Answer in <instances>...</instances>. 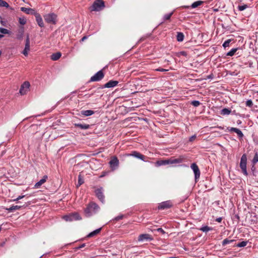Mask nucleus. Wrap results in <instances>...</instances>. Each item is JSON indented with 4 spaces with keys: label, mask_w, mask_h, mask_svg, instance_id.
I'll use <instances>...</instances> for the list:
<instances>
[{
    "label": "nucleus",
    "mask_w": 258,
    "mask_h": 258,
    "mask_svg": "<svg viewBox=\"0 0 258 258\" xmlns=\"http://www.w3.org/2000/svg\"><path fill=\"white\" fill-rule=\"evenodd\" d=\"M97 196V197L98 199L102 203H103L105 201V197L104 195H96Z\"/></svg>",
    "instance_id": "nucleus-40"
},
{
    "label": "nucleus",
    "mask_w": 258,
    "mask_h": 258,
    "mask_svg": "<svg viewBox=\"0 0 258 258\" xmlns=\"http://www.w3.org/2000/svg\"><path fill=\"white\" fill-rule=\"evenodd\" d=\"M84 179L83 177L82 176L81 173H80L78 176V181L77 186H80L84 183Z\"/></svg>",
    "instance_id": "nucleus-29"
},
{
    "label": "nucleus",
    "mask_w": 258,
    "mask_h": 258,
    "mask_svg": "<svg viewBox=\"0 0 258 258\" xmlns=\"http://www.w3.org/2000/svg\"><path fill=\"white\" fill-rule=\"evenodd\" d=\"M30 50V41L29 35H27L26 39L25 40V48L22 53L25 56H27L28 55V52Z\"/></svg>",
    "instance_id": "nucleus-11"
},
{
    "label": "nucleus",
    "mask_w": 258,
    "mask_h": 258,
    "mask_svg": "<svg viewBox=\"0 0 258 258\" xmlns=\"http://www.w3.org/2000/svg\"><path fill=\"white\" fill-rule=\"evenodd\" d=\"M231 112V110L229 108H223L220 110V114L223 115H229Z\"/></svg>",
    "instance_id": "nucleus-26"
},
{
    "label": "nucleus",
    "mask_w": 258,
    "mask_h": 258,
    "mask_svg": "<svg viewBox=\"0 0 258 258\" xmlns=\"http://www.w3.org/2000/svg\"><path fill=\"white\" fill-rule=\"evenodd\" d=\"M157 231L162 233V234H164L165 233V231H164V230L161 228H159L157 229Z\"/></svg>",
    "instance_id": "nucleus-49"
},
{
    "label": "nucleus",
    "mask_w": 258,
    "mask_h": 258,
    "mask_svg": "<svg viewBox=\"0 0 258 258\" xmlns=\"http://www.w3.org/2000/svg\"><path fill=\"white\" fill-rule=\"evenodd\" d=\"M44 19L49 24H55L57 22V15L54 13L46 14L44 16Z\"/></svg>",
    "instance_id": "nucleus-5"
},
{
    "label": "nucleus",
    "mask_w": 258,
    "mask_h": 258,
    "mask_svg": "<svg viewBox=\"0 0 258 258\" xmlns=\"http://www.w3.org/2000/svg\"><path fill=\"white\" fill-rule=\"evenodd\" d=\"M173 15V12H171L169 14H167L164 15V20H168L170 19L171 17Z\"/></svg>",
    "instance_id": "nucleus-41"
},
{
    "label": "nucleus",
    "mask_w": 258,
    "mask_h": 258,
    "mask_svg": "<svg viewBox=\"0 0 258 258\" xmlns=\"http://www.w3.org/2000/svg\"><path fill=\"white\" fill-rule=\"evenodd\" d=\"M173 206V203L171 200L166 201L159 204L157 209L159 210H164L171 208Z\"/></svg>",
    "instance_id": "nucleus-6"
},
{
    "label": "nucleus",
    "mask_w": 258,
    "mask_h": 258,
    "mask_svg": "<svg viewBox=\"0 0 258 258\" xmlns=\"http://www.w3.org/2000/svg\"><path fill=\"white\" fill-rule=\"evenodd\" d=\"M239 48H232L231 50L226 53V56H232L234 55L235 52L238 50Z\"/></svg>",
    "instance_id": "nucleus-27"
},
{
    "label": "nucleus",
    "mask_w": 258,
    "mask_h": 258,
    "mask_svg": "<svg viewBox=\"0 0 258 258\" xmlns=\"http://www.w3.org/2000/svg\"><path fill=\"white\" fill-rule=\"evenodd\" d=\"M0 32L3 34H9L10 31L7 29L0 27Z\"/></svg>",
    "instance_id": "nucleus-39"
},
{
    "label": "nucleus",
    "mask_w": 258,
    "mask_h": 258,
    "mask_svg": "<svg viewBox=\"0 0 258 258\" xmlns=\"http://www.w3.org/2000/svg\"><path fill=\"white\" fill-rule=\"evenodd\" d=\"M35 18H36V21L38 25L40 27H44V25L43 20H42L40 15L38 13H35Z\"/></svg>",
    "instance_id": "nucleus-18"
},
{
    "label": "nucleus",
    "mask_w": 258,
    "mask_h": 258,
    "mask_svg": "<svg viewBox=\"0 0 258 258\" xmlns=\"http://www.w3.org/2000/svg\"><path fill=\"white\" fill-rule=\"evenodd\" d=\"M235 241V240H229L228 238H226L224 240H223L222 241V245L223 246H225L227 244H228V243H232L233 242H234Z\"/></svg>",
    "instance_id": "nucleus-33"
},
{
    "label": "nucleus",
    "mask_w": 258,
    "mask_h": 258,
    "mask_svg": "<svg viewBox=\"0 0 258 258\" xmlns=\"http://www.w3.org/2000/svg\"><path fill=\"white\" fill-rule=\"evenodd\" d=\"M253 105V102L251 100L249 99L246 101V106L251 107Z\"/></svg>",
    "instance_id": "nucleus-43"
},
{
    "label": "nucleus",
    "mask_w": 258,
    "mask_h": 258,
    "mask_svg": "<svg viewBox=\"0 0 258 258\" xmlns=\"http://www.w3.org/2000/svg\"><path fill=\"white\" fill-rule=\"evenodd\" d=\"M234 218L236 219L237 220V221H239V219H240V217H239V215L237 214H236L234 215Z\"/></svg>",
    "instance_id": "nucleus-53"
},
{
    "label": "nucleus",
    "mask_w": 258,
    "mask_h": 258,
    "mask_svg": "<svg viewBox=\"0 0 258 258\" xmlns=\"http://www.w3.org/2000/svg\"><path fill=\"white\" fill-rule=\"evenodd\" d=\"M105 7L103 0H96L90 7L91 11H100Z\"/></svg>",
    "instance_id": "nucleus-3"
},
{
    "label": "nucleus",
    "mask_w": 258,
    "mask_h": 258,
    "mask_svg": "<svg viewBox=\"0 0 258 258\" xmlns=\"http://www.w3.org/2000/svg\"><path fill=\"white\" fill-rule=\"evenodd\" d=\"M63 219L66 221H72L73 220H81V217L78 213H73L69 215L64 216Z\"/></svg>",
    "instance_id": "nucleus-7"
},
{
    "label": "nucleus",
    "mask_w": 258,
    "mask_h": 258,
    "mask_svg": "<svg viewBox=\"0 0 258 258\" xmlns=\"http://www.w3.org/2000/svg\"><path fill=\"white\" fill-rule=\"evenodd\" d=\"M74 126L75 127H79L82 130H87L90 127V125L88 124H82V123H75Z\"/></svg>",
    "instance_id": "nucleus-21"
},
{
    "label": "nucleus",
    "mask_w": 258,
    "mask_h": 258,
    "mask_svg": "<svg viewBox=\"0 0 258 258\" xmlns=\"http://www.w3.org/2000/svg\"><path fill=\"white\" fill-rule=\"evenodd\" d=\"M48 177L47 175H44L42 179L40 180L38 182H37L35 185V186L36 187H40L42 184H43L45 182H46V180L47 179Z\"/></svg>",
    "instance_id": "nucleus-22"
},
{
    "label": "nucleus",
    "mask_w": 258,
    "mask_h": 258,
    "mask_svg": "<svg viewBox=\"0 0 258 258\" xmlns=\"http://www.w3.org/2000/svg\"><path fill=\"white\" fill-rule=\"evenodd\" d=\"M246 164H247V157L245 154L242 155L240 162V167L242 170V173L246 176L248 173L246 170Z\"/></svg>",
    "instance_id": "nucleus-4"
},
{
    "label": "nucleus",
    "mask_w": 258,
    "mask_h": 258,
    "mask_svg": "<svg viewBox=\"0 0 258 258\" xmlns=\"http://www.w3.org/2000/svg\"><path fill=\"white\" fill-rule=\"evenodd\" d=\"M81 113L84 116H88L93 114L94 111L91 110H82Z\"/></svg>",
    "instance_id": "nucleus-23"
},
{
    "label": "nucleus",
    "mask_w": 258,
    "mask_h": 258,
    "mask_svg": "<svg viewBox=\"0 0 258 258\" xmlns=\"http://www.w3.org/2000/svg\"><path fill=\"white\" fill-rule=\"evenodd\" d=\"M101 230V228H100L97 229L93 231V232H91L87 235V237H92L96 236V235H97L98 234H99Z\"/></svg>",
    "instance_id": "nucleus-25"
},
{
    "label": "nucleus",
    "mask_w": 258,
    "mask_h": 258,
    "mask_svg": "<svg viewBox=\"0 0 258 258\" xmlns=\"http://www.w3.org/2000/svg\"><path fill=\"white\" fill-rule=\"evenodd\" d=\"M233 41V39H228L226 40L223 44V46L224 48H226L227 47H229L230 42Z\"/></svg>",
    "instance_id": "nucleus-31"
},
{
    "label": "nucleus",
    "mask_w": 258,
    "mask_h": 258,
    "mask_svg": "<svg viewBox=\"0 0 258 258\" xmlns=\"http://www.w3.org/2000/svg\"><path fill=\"white\" fill-rule=\"evenodd\" d=\"M26 202H25V203L22 205L12 206L9 208H6V210L9 211V212H12L14 211L20 209L21 208H22V207L26 206Z\"/></svg>",
    "instance_id": "nucleus-19"
},
{
    "label": "nucleus",
    "mask_w": 258,
    "mask_h": 258,
    "mask_svg": "<svg viewBox=\"0 0 258 258\" xmlns=\"http://www.w3.org/2000/svg\"><path fill=\"white\" fill-rule=\"evenodd\" d=\"M184 36L182 32H177L176 38L177 40L179 42H181L183 40Z\"/></svg>",
    "instance_id": "nucleus-28"
},
{
    "label": "nucleus",
    "mask_w": 258,
    "mask_h": 258,
    "mask_svg": "<svg viewBox=\"0 0 258 258\" xmlns=\"http://www.w3.org/2000/svg\"><path fill=\"white\" fill-rule=\"evenodd\" d=\"M248 7V5L244 4L242 6H238L237 9L239 11H242L246 9V8H247Z\"/></svg>",
    "instance_id": "nucleus-35"
},
{
    "label": "nucleus",
    "mask_w": 258,
    "mask_h": 258,
    "mask_svg": "<svg viewBox=\"0 0 258 258\" xmlns=\"http://www.w3.org/2000/svg\"><path fill=\"white\" fill-rule=\"evenodd\" d=\"M19 22L20 24L24 25L26 23V20L25 18H19Z\"/></svg>",
    "instance_id": "nucleus-38"
},
{
    "label": "nucleus",
    "mask_w": 258,
    "mask_h": 258,
    "mask_svg": "<svg viewBox=\"0 0 258 258\" xmlns=\"http://www.w3.org/2000/svg\"><path fill=\"white\" fill-rule=\"evenodd\" d=\"M30 85V83L28 82H25L21 86L20 89V93L21 95H24L26 94V91L29 89Z\"/></svg>",
    "instance_id": "nucleus-15"
},
{
    "label": "nucleus",
    "mask_w": 258,
    "mask_h": 258,
    "mask_svg": "<svg viewBox=\"0 0 258 258\" xmlns=\"http://www.w3.org/2000/svg\"><path fill=\"white\" fill-rule=\"evenodd\" d=\"M3 36H4L3 35L0 34V38H2Z\"/></svg>",
    "instance_id": "nucleus-60"
},
{
    "label": "nucleus",
    "mask_w": 258,
    "mask_h": 258,
    "mask_svg": "<svg viewBox=\"0 0 258 258\" xmlns=\"http://www.w3.org/2000/svg\"><path fill=\"white\" fill-rule=\"evenodd\" d=\"M184 158L182 156H180L177 158L172 157L169 159L165 160H159L155 163L156 166H160L168 164H173L180 163L183 161Z\"/></svg>",
    "instance_id": "nucleus-1"
},
{
    "label": "nucleus",
    "mask_w": 258,
    "mask_h": 258,
    "mask_svg": "<svg viewBox=\"0 0 258 258\" xmlns=\"http://www.w3.org/2000/svg\"><path fill=\"white\" fill-rule=\"evenodd\" d=\"M210 78H211V80L213 79V74H211Z\"/></svg>",
    "instance_id": "nucleus-59"
},
{
    "label": "nucleus",
    "mask_w": 258,
    "mask_h": 258,
    "mask_svg": "<svg viewBox=\"0 0 258 258\" xmlns=\"http://www.w3.org/2000/svg\"><path fill=\"white\" fill-rule=\"evenodd\" d=\"M212 213L213 215H214L215 216H216L217 214H218V213L217 212V211H216V209H213Z\"/></svg>",
    "instance_id": "nucleus-52"
},
{
    "label": "nucleus",
    "mask_w": 258,
    "mask_h": 258,
    "mask_svg": "<svg viewBox=\"0 0 258 258\" xmlns=\"http://www.w3.org/2000/svg\"><path fill=\"white\" fill-rule=\"evenodd\" d=\"M85 246V244H81V245H80L78 248H81L82 247H84V246Z\"/></svg>",
    "instance_id": "nucleus-56"
},
{
    "label": "nucleus",
    "mask_w": 258,
    "mask_h": 258,
    "mask_svg": "<svg viewBox=\"0 0 258 258\" xmlns=\"http://www.w3.org/2000/svg\"><path fill=\"white\" fill-rule=\"evenodd\" d=\"M109 163L111 168L117 167L119 165V160L116 156H113L111 158Z\"/></svg>",
    "instance_id": "nucleus-16"
},
{
    "label": "nucleus",
    "mask_w": 258,
    "mask_h": 258,
    "mask_svg": "<svg viewBox=\"0 0 258 258\" xmlns=\"http://www.w3.org/2000/svg\"><path fill=\"white\" fill-rule=\"evenodd\" d=\"M257 93H258V91H257Z\"/></svg>",
    "instance_id": "nucleus-61"
},
{
    "label": "nucleus",
    "mask_w": 258,
    "mask_h": 258,
    "mask_svg": "<svg viewBox=\"0 0 258 258\" xmlns=\"http://www.w3.org/2000/svg\"><path fill=\"white\" fill-rule=\"evenodd\" d=\"M255 169H256V168L255 167V164H252V165L251 167V170L252 172H253V174H254V171H255Z\"/></svg>",
    "instance_id": "nucleus-50"
},
{
    "label": "nucleus",
    "mask_w": 258,
    "mask_h": 258,
    "mask_svg": "<svg viewBox=\"0 0 258 258\" xmlns=\"http://www.w3.org/2000/svg\"><path fill=\"white\" fill-rule=\"evenodd\" d=\"M61 56V53L59 52L53 53L51 55V59L53 60H58Z\"/></svg>",
    "instance_id": "nucleus-24"
},
{
    "label": "nucleus",
    "mask_w": 258,
    "mask_h": 258,
    "mask_svg": "<svg viewBox=\"0 0 258 258\" xmlns=\"http://www.w3.org/2000/svg\"><path fill=\"white\" fill-rule=\"evenodd\" d=\"M0 7L8 8L9 7V5L6 1L0 0Z\"/></svg>",
    "instance_id": "nucleus-34"
},
{
    "label": "nucleus",
    "mask_w": 258,
    "mask_h": 258,
    "mask_svg": "<svg viewBox=\"0 0 258 258\" xmlns=\"http://www.w3.org/2000/svg\"><path fill=\"white\" fill-rule=\"evenodd\" d=\"M190 167L194 172L195 181L196 182H197L200 178L201 174L199 167L196 163H194L191 164Z\"/></svg>",
    "instance_id": "nucleus-10"
},
{
    "label": "nucleus",
    "mask_w": 258,
    "mask_h": 258,
    "mask_svg": "<svg viewBox=\"0 0 258 258\" xmlns=\"http://www.w3.org/2000/svg\"><path fill=\"white\" fill-rule=\"evenodd\" d=\"M257 162H258V152H256L252 160V164H255Z\"/></svg>",
    "instance_id": "nucleus-30"
},
{
    "label": "nucleus",
    "mask_w": 258,
    "mask_h": 258,
    "mask_svg": "<svg viewBox=\"0 0 258 258\" xmlns=\"http://www.w3.org/2000/svg\"><path fill=\"white\" fill-rule=\"evenodd\" d=\"M191 104L195 107H197V106H199V105L200 104V103L199 101L195 100V101H192L191 102Z\"/></svg>",
    "instance_id": "nucleus-45"
},
{
    "label": "nucleus",
    "mask_w": 258,
    "mask_h": 258,
    "mask_svg": "<svg viewBox=\"0 0 258 258\" xmlns=\"http://www.w3.org/2000/svg\"><path fill=\"white\" fill-rule=\"evenodd\" d=\"M235 133L237 134L239 139H242L243 138L244 136L243 134L239 128H238L237 131H236Z\"/></svg>",
    "instance_id": "nucleus-36"
},
{
    "label": "nucleus",
    "mask_w": 258,
    "mask_h": 258,
    "mask_svg": "<svg viewBox=\"0 0 258 258\" xmlns=\"http://www.w3.org/2000/svg\"><path fill=\"white\" fill-rule=\"evenodd\" d=\"M196 136H191L190 138H189V141L190 142H192L193 141L195 140V139H196Z\"/></svg>",
    "instance_id": "nucleus-51"
},
{
    "label": "nucleus",
    "mask_w": 258,
    "mask_h": 258,
    "mask_svg": "<svg viewBox=\"0 0 258 258\" xmlns=\"http://www.w3.org/2000/svg\"><path fill=\"white\" fill-rule=\"evenodd\" d=\"M238 128L236 127H231L230 129H229V131L230 132H236L237 131Z\"/></svg>",
    "instance_id": "nucleus-47"
},
{
    "label": "nucleus",
    "mask_w": 258,
    "mask_h": 258,
    "mask_svg": "<svg viewBox=\"0 0 258 258\" xmlns=\"http://www.w3.org/2000/svg\"><path fill=\"white\" fill-rule=\"evenodd\" d=\"M221 46H214L212 49L213 50L212 51H213L215 53H217L218 52V50L219 49H221ZM211 51H212V50H211Z\"/></svg>",
    "instance_id": "nucleus-42"
},
{
    "label": "nucleus",
    "mask_w": 258,
    "mask_h": 258,
    "mask_svg": "<svg viewBox=\"0 0 258 258\" xmlns=\"http://www.w3.org/2000/svg\"><path fill=\"white\" fill-rule=\"evenodd\" d=\"M212 11L214 12H217L218 10L217 9H212Z\"/></svg>",
    "instance_id": "nucleus-58"
},
{
    "label": "nucleus",
    "mask_w": 258,
    "mask_h": 258,
    "mask_svg": "<svg viewBox=\"0 0 258 258\" xmlns=\"http://www.w3.org/2000/svg\"><path fill=\"white\" fill-rule=\"evenodd\" d=\"M216 211L218 213V214H217L216 216H215L214 215H212L213 221L215 222H217L218 223H221L223 219V217L221 216L222 215L221 213L222 212V207L220 206H217L216 208Z\"/></svg>",
    "instance_id": "nucleus-8"
},
{
    "label": "nucleus",
    "mask_w": 258,
    "mask_h": 258,
    "mask_svg": "<svg viewBox=\"0 0 258 258\" xmlns=\"http://www.w3.org/2000/svg\"><path fill=\"white\" fill-rule=\"evenodd\" d=\"M157 71H160V72H165V71H167L168 70H166V69H162V68H159L157 70Z\"/></svg>",
    "instance_id": "nucleus-54"
},
{
    "label": "nucleus",
    "mask_w": 258,
    "mask_h": 258,
    "mask_svg": "<svg viewBox=\"0 0 258 258\" xmlns=\"http://www.w3.org/2000/svg\"><path fill=\"white\" fill-rule=\"evenodd\" d=\"M21 10L25 13L26 14H35L36 13L35 12V10L34 9H31V8H25V7H21Z\"/></svg>",
    "instance_id": "nucleus-20"
},
{
    "label": "nucleus",
    "mask_w": 258,
    "mask_h": 258,
    "mask_svg": "<svg viewBox=\"0 0 258 258\" xmlns=\"http://www.w3.org/2000/svg\"><path fill=\"white\" fill-rule=\"evenodd\" d=\"M118 84V82L117 81L110 80L107 83H106L104 86H103L101 88H112L116 86Z\"/></svg>",
    "instance_id": "nucleus-17"
},
{
    "label": "nucleus",
    "mask_w": 258,
    "mask_h": 258,
    "mask_svg": "<svg viewBox=\"0 0 258 258\" xmlns=\"http://www.w3.org/2000/svg\"><path fill=\"white\" fill-rule=\"evenodd\" d=\"M126 155L127 156H133L143 161H145L146 158L145 156L136 151H132L130 154H127Z\"/></svg>",
    "instance_id": "nucleus-14"
},
{
    "label": "nucleus",
    "mask_w": 258,
    "mask_h": 258,
    "mask_svg": "<svg viewBox=\"0 0 258 258\" xmlns=\"http://www.w3.org/2000/svg\"><path fill=\"white\" fill-rule=\"evenodd\" d=\"M153 239L152 236L149 234H142L138 237V241L140 242L150 241Z\"/></svg>",
    "instance_id": "nucleus-13"
},
{
    "label": "nucleus",
    "mask_w": 258,
    "mask_h": 258,
    "mask_svg": "<svg viewBox=\"0 0 258 258\" xmlns=\"http://www.w3.org/2000/svg\"><path fill=\"white\" fill-rule=\"evenodd\" d=\"M99 208V207L96 204L92 202L87 205L86 208L85 209V213L87 216H90L95 214Z\"/></svg>",
    "instance_id": "nucleus-2"
},
{
    "label": "nucleus",
    "mask_w": 258,
    "mask_h": 258,
    "mask_svg": "<svg viewBox=\"0 0 258 258\" xmlns=\"http://www.w3.org/2000/svg\"><path fill=\"white\" fill-rule=\"evenodd\" d=\"M25 196H19V197L17 198L16 199H15L14 200H13L12 201H17L20 199H23V198H24Z\"/></svg>",
    "instance_id": "nucleus-48"
},
{
    "label": "nucleus",
    "mask_w": 258,
    "mask_h": 258,
    "mask_svg": "<svg viewBox=\"0 0 258 258\" xmlns=\"http://www.w3.org/2000/svg\"><path fill=\"white\" fill-rule=\"evenodd\" d=\"M223 129V128L221 126H211V135H212L213 137H220L222 136V133L218 130H222Z\"/></svg>",
    "instance_id": "nucleus-9"
},
{
    "label": "nucleus",
    "mask_w": 258,
    "mask_h": 258,
    "mask_svg": "<svg viewBox=\"0 0 258 258\" xmlns=\"http://www.w3.org/2000/svg\"><path fill=\"white\" fill-rule=\"evenodd\" d=\"M247 243V241H241L239 243H238V244H236V246L237 247H244L246 245Z\"/></svg>",
    "instance_id": "nucleus-37"
},
{
    "label": "nucleus",
    "mask_w": 258,
    "mask_h": 258,
    "mask_svg": "<svg viewBox=\"0 0 258 258\" xmlns=\"http://www.w3.org/2000/svg\"><path fill=\"white\" fill-rule=\"evenodd\" d=\"M202 3H203V2L200 1L195 2L191 5V8H196L199 7V6H200Z\"/></svg>",
    "instance_id": "nucleus-32"
},
{
    "label": "nucleus",
    "mask_w": 258,
    "mask_h": 258,
    "mask_svg": "<svg viewBox=\"0 0 258 258\" xmlns=\"http://www.w3.org/2000/svg\"><path fill=\"white\" fill-rule=\"evenodd\" d=\"M104 75L102 71H99L90 79L91 82L99 81L104 78Z\"/></svg>",
    "instance_id": "nucleus-12"
},
{
    "label": "nucleus",
    "mask_w": 258,
    "mask_h": 258,
    "mask_svg": "<svg viewBox=\"0 0 258 258\" xmlns=\"http://www.w3.org/2000/svg\"><path fill=\"white\" fill-rule=\"evenodd\" d=\"M123 217H124V215H120L119 216H118L115 217L114 218L113 220L117 221H119V220L122 219Z\"/></svg>",
    "instance_id": "nucleus-46"
},
{
    "label": "nucleus",
    "mask_w": 258,
    "mask_h": 258,
    "mask_svg": "<svg viewBox=\"0 0 258 258\" xmlns=\"http://www.w3.org/2000/svg\"><path fill=\"white\" fill-rule=\"evenodd\" d=\"M23 33H21L20 34L17 35V38L18 39H21L22 38Z\"/></svg>",
    "instance_id": "nucleus-55"
},
{
    "label": "nucleus",
    "mask_w": 258,
    "mask_h": 258,
    "mask_svg": "<svg viewBox=\"0 0 258 258\" xmlns=\"http://www.w3.org/2000/svg\"><path fill=\"white\" fill-rule=\"evenodd\" d=\"M86 38H87V36H84V37L81 39V41H84Z\"/></svg>",
    "instance_id": "nucleus-57"
},
{
    "label": "nucleus",
    "mask_w": 258,
    "mask_h": 258,
    "mask_svg": "<svg viewBox=\"0 0 258 258\" xmlns=\"http://www.w3.org/2000/svg\"><path fill=\"white\" fill-rule=\"evenodd\" d=\"M200 230L203 232H208L210 230V228L208 226H204L200 228Z\"/></svg>",
    "instance_id": "nucleus-44"
}]
</instances>
